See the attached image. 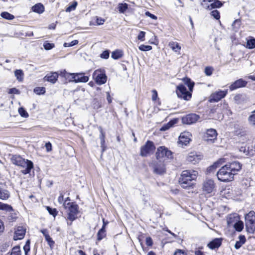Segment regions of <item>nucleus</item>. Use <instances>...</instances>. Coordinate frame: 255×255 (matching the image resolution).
Masks as SVG:
<instances>
[{
	"mask_svg": "<svg viewBox=\"0 0 255 255\" xmlns=\"http://www.w3.org/2000/svg\"><path fill=\"white\" fill-rule=\"evenodd\" d=\"M10 160L13 164L25 168L21 171L23 174L29 173L33 167L32 161L27 159L25 160L19 155H12Z\"/></svg>",
	"mask_w": 255,
	"mask_h": 255,
	"instance_id": "obj_1",
	"label": "nucleus"
},
{
	"mask_svg": "<svg viewBox=\"0 0 255 255\" xmlns=\"http://www.w3.org/2000/svg\"><path fill=\"white\" fill-rule=\"evenodd\" d=\"M198 175V172L193 170L183 171L179 182L182 187L187 188L192 186L191 181L195 180Z\"/></svg>",
	"mask_w": 255,
	"mask_h": 255,
	"instance_id": "obj_2",
	"label": "nucleus"
},
{
	"mask_svg": "<svg viewBox=\"0 0 255 255\" xmlns=\"http://www.w3.org/2000/svg\"><path fill=\"white\" fill-rule=\"evenodd\" d=\"M63 207L67 210V220L71 222L67 223L68 225L70 226L72 222L77 218V215L79 213V206L74 202L64 203Z\"/></svg>",
	"mask_w": 255,
	"mask_h": 255,
	"instance_id": "obj_3",
	"label": "nucleus"
},
{
	"mask_svg": "<svg viewBox=\"0 0 255 255\" xmlns=\"http://www.w3.org/2000/svg\"><path fill=\"white\" fill-rule=\"evenodd\" d=\"M60 75L64 77L69 81L75 83H86L89 80V77L84 76L83 73H69L65 70L61 71Z\"/></svg>",
	"mask_w": 255,
	"mask_h": 255,
	"instance_id": "obj_4",
	"label": "nucleus"
},
{
	"mask_svg": "<svg viewBox=\"0 0 255 255\" xmlns=\"http://www.w3.org/2000/svg\"><path fill=\"white\" fill-rule=\"evenodd\" d=\"M156 157L159 162H162L173 158L172 152L164 146H160L157 148Z\"/></svg>",
	"mask_w": 255,
	"mask_h": 255,
	"instance_id": "obj_5",
	"label": "nucleus"
},
{
	"mask_svg": "<svg viewBox=\"0 0 255 255\" xmlns=\"http://www.w3.org/2000/svg\"><path fill=\"white\" fill-rule=\"evenodd\" d=\"M235 173L229 170L228 166H223L217 173L218 179L223 182L231 181L234 179Z\"/></svg>",
	"mask_w": 255,
	"mask_h": 255,
	"instance_id": "obj_6",
	"label": "nucleus"
},
{
	"mask_svg": "<svg viewBox=\"0 0 255 255\" xmlns=\"http://www.w3.org/2000/svg\"><path fill=\"white\" fill-rule=\"evenodd\" d=\"M245 226L247 232L254 234L255 231V212L250 211L245 216Z\"/></svg>",
	"mask_w": 255,
	"mask_h": 255,
	"instance_id": "obj_7",
	"label": "nucleus"
},
{
	"mask_svg": "<svg viewBox=\"0 0 255 255\" xmlns=\"http://www.w3.org/2000/svg\"><path fill=\"white\" fill-rule=\"evenodd\" d=\"M155 149L154 143L150 140H147L145 144L140 147V155L146 157L152 154Z\"/></svg>",
	"mask_w": 255,
	"mask_h": 255,
	"instance_id": "obj_8",
	"label": "nucleus"
},
{
	"mask_svg": "<svg viewBox=\"0 0 255 255\" xmlns=\"http://www.w3.org/2000/svg\"><path fill=\"white\" fill-rule=\"evenodd\" d=\"M93 78L98 85H101L106 83L107 77L105 70L97 69L94 72Z\"/></svg>",
	"mask_w": 255,
	"mask_h": 255,
	"instance_id": "obj_9",
	"label": "nucleus"
},
{
	"mask_svg": "<svg viewBox=\"0 0 255 255\" xmlns=\"http://www.w3.org/2000/svg\"><path fill=\"white\" fill-rule=\"evenodd\" d=\"M176 92L178 97L185 100H188L191 97V93L187 91L186 87L183 84H180L177 86Z\"/></svg>",
	"mask_w": 255,
	"mask_h": 255,
	"instance_id": "obj_10",
	"label": "nucleus"
},
{
	"mask_svg": "<svg viewBox=\"0 0 255 255\" xmlns=\"http://www.w3.org/2000/svg\"><path fill=\"white\" fill-rule=\"evenodd\" d=\"M191 134L188 131L182 132L179 137L178 144L183 146L187 145L191 140Z\"/></svg>",
	"mask_w": 255,
	"mask_h": 255,
	"instance_id": "obj_11",
	"label": "nucleus"
},
{
	"mask_svg": "<svg viewBox=\"0 0 255 255\" xmlns=\"http://www.w3.org/2000/svg\"><path fill=\"white\" fill-rule=\"evenodd\" d=\"M227 94V90L219 91L213 93L209 98L210 102H217L222 98H224Z\"/></svg>",
	"mask_w": 255,
	"mask_h": 255,
	"instance_id": "obj_12",
	"label": "nucleus"
},
{
	"mask_svg": "<svg viewBox=\"0 0 255 255\" xmlns=\"http://www.w3.org/2000/svg\"><path fill=\"white\" fill-rule=\"evenodd\" d=\"M199 119V116L195 114H191L183 117L182 122L185 124L190 125L196 123Z\"/></svg>",
	"mask_w": 255,
	"mask_h": 255,
	"instance_id": "obj_13",
	"label": "nucleus"
},
{
	"mask_svg": "<svg viewBox=\"0 0 255 255\" xmlns=\"http://www.w3.org/2000/svg\"><path fill=\"white\" fill-rule=\"evenodd\" d=\"M215 188V184L213 180L206 179L203 184V190L207 193H212Z\"/></svg>",
	"mask_w": 255,
	"mask_h": 255,
	"instance_id": "obj_14",
	"label": "nucleus"
},
{
	"mask_svg": "<svg viewBox=\"0 0 255 255\" xmlns=\"http://www.w3.org/2000/svg\"><path fill=\"white\" fill-rule=\"evenodd\" d=\"M26 229L22 226H18L15 229L13 236L14 240L22 239L25 235Z\"/></svg>",
	"mask_w": 255,
	"mask_h": 255,
	"instance_id": "obj_15",
	"label": "nucleus"
},
{
	"mask_svg": "<svg viewBox=\"0 0 255 255\" xmlns=\"http://www.w3.org/2000/svg\"><path fill=\"white\" fill-rule=\"evenodd\" d=\"M228 166L229 170L236 175L241 169L242 165L238 161H233L226 164Z\"/></svg>",
	"mask_w": 255,
	"mask_h": 255,
	"instance_id": "obj_16",
	"label": "nucleus"
},
{
	"mask_svg": "<svg viewBox=\"0 0 255 255\" xmlns=\"http://www.w3.org/2000/svg\"><path fill=\"white\" fill-rule=\"evenodd\" d=\"M202 158V156L201 155H198L196 152H190L189 153L187 160L188 161L192 163L193 164H196L198 163Z\"/></svg>",
	"mask_w": 255,
	"mask_h": 255,
	"instance_id": "obj_17",
	"label": "nucleus"
},
{
	"mask_svg": "<svg viewBox=\"0 0 255 255\" xmlns=\"http://www.w3.org/2000/svg\"><path fill=\"white\" fill-rule=\"evenodd\" d=\"M247 84V82L242 79H240L231 84L229 88L231 91H233L236 89L245 87Z\"/></svg>",
	"mask_w": 255,
	"mask_h": 255,
	"instance_id": "obj_18",
	"label": "nucleus"
},
{
	"mask_svg": "<svg viewBox=\"0 0 255 255\" xmlns=\"http://www.w3.org/2000/svg\"><path fill=\"white\" fill-rule=\"evenodd\" d=\"M217 136V131L213 128H210L207 130L206 134V140L207 141H213L216 139Z\"/></svg>",
	"mask_w": 255,
	"mask_h": 255,
	"instance_id": "obj_19",
	"label": "nucleus"
},
{
	"mask_svg": "<svg viewBox=\"0 0 255 255\" xmlns=\"http://www.w3.org/2000/svg\"><path fill=\"white\" fill-rule=\"evenodd\" d=\"M222 241V238H215L210 242L207 246L212 250L218 249L221 246Z\"/></svg>",
	"mask_w": 255,
	"mask_h": 255,
	"instance_id": "obj_20",
	"label": "nucleus"
},
{
	"mask_svg": "<svg viewBox=\"0 0 255 255\" xmlns=\"http://www.w3.org/2000/svg\"><path fill=\"white\" fill-rule=\"evenodd\" d=\"M58 78V74L57 72H51L47 74L43 78L45 81L49 82L52 84H54L57 80Z\"/></svg>",
	"mask_w": 255,
	"mask_h": 255,
	"instance_id": "obj_21",
	"label": "nucleus"
},
{
	"mask_svg": "<svg viewBox=\"0 0 255 255\" xmlns=\"http://www.w3.org/2000/svg\"><path fill=\"white\" fill-rule=\"evenodd\" d=\"M157 163L154 166V172L158 174H161L165 172V165L162 162Z\"/></svg>",
	"mask_w": 255,
	"mask_h": 255,
	"instance_id": "obj_22",
	"label": "nucleus"
},
{
	"mask_svg": "<svg viewBox=\"0 0 255 255\" xmlns=\"http://www.w3.org/2000/svg\"><path fill=\"white\" fill-rule=\"evenodd\" d=\"M240 220L239 216L237 214H232L229 215L227 218L228 226H232L236 222Z\"/></svg>",
	"mask_w": 255,
	"mask_h": 255,
	"instance_id": "obj_23",
	"label": "nucleus"
},
{
	"mask_svg": "<svg viewBox=\"0 0 255 255\" xmlns=\"http://www.w3.org/2000/svg\"><path fill=\"white\" fill-rule=\"evenodd\" d=\"M100 134L99 136L101 140V147L102 148V152H104L106 150V146L105 145V133L103 131L102 128H100Z\"/></svg>",
	"mask_w": 255,
	"mask_h": 255,
	"instance_id": "obj_24",
	"label": "nucleus"
},
{
	"mask_svg": "<svg viewBox=\"0 0 255 255\" xmlns=\"http://www.w3.org/2000/svg\"><path fill=\"white\" fill-rule=\"evenodd\" d=\"M239 241H237L235 248L237 250L239 249L246 242V239L244 235H240L238 237Z\"/></svg>",
	"mask_w": 255,
	"mask_h": 255,
	"instance_id": "obj_25",
	"label": "nucleus"
},
{
	"mask_svg": "<svg viewBox=\"0 0 255 255\" xmlns=\"http://www.w3.org/2000/svg\"><path fill=\"white\" fill-rule=\"evenodd\" d=\"M31 8L33 11L38 13H42L44 10V6L40 3L35 4Z\"/></svg>",
	"mask_w": 255,
	"mask_h": 255,
	"instance_id": "obj_26",
	"label": "nucleus"
},
{
	"mask_svg": "<svg viewBox=\"0 0 255 255\" xmlns=\"http://www.w3.org/2000/svg\"><path fill=\"white\" fill-rule=\"evenodd\" d=\"M10 196L9 192L0 187V199L5 200L7 199Z\"/></svg>",
	"mask_w": 255,
	"mask_h": 255,
	"instance_id": "obj_27",
	"label": "nucleus"
},
{
	"mask_svg": "<svg viewBox=\"0 0 255 255\" xmlns=\"http://www.w3.org/2000/svg\"><path fill=\"white\" fill-rule=\"evenodd\" d=\"M182 81L188 87L189 90L192 92L194 86V83L192 82L190 79L187 77L183 78Z\"/></svg>",
	"mask_w": 255,
	"mask_h": 255,
	"instance_id": "obj_28",
	"label": "nucleus"
},
{
	"mask_svg": "<svg viewBox=\"0 0 255 255\" xmlns=\"http://www.w3.org/2000/svg\"><path fill=\"white\" fill-rule=\"evenodd\" d=\"M249 124L253 127H255V110L251 113L248 118Z\"/></svg>",
	"mask_w": 255,
	"mask_h": 255,
	"instance_id": "obj_29",
	"label": "nucleus"
},
{
	"mask_svg": "<svg viewBox=\"0 0 255 255\" xmlns=\"http://www.w3.org/2000/svg\"><path fill=\"white\" fill-rule=\"evenodd\" d=\"M232 226L234 227L236 231L241 232L244 229V223L243 221L239 220L238 221L236 222Z\"/></svg>",
	"mask_w": 255,
	"mask_h": 255,
	"instance_id": "obj_30",
	"label": "nucleus"
},
{
	"mask_svg": "<svg viewBox=\"0 0 255 255\" xmlns=\"http://www.w3.org/2000/svg\"><path fill=\"white\" fill-rule=\"evenodd\" d=\"M14 75L18 81L21 82L23 81L24 74L21 70H16L14 71Z\"/></svg>",
	"mask_w": 255,
	"mask_h": 255,
	"instance_id": "obj_31",
	"label": "nucleus"
},
{
	"mask_svg": "<svg viewBox=\"0 0 255 255\" xmlns=\"http://www.w3.org/2000/svg\"><path fill=\"white\" fill-rule=\"evenodd\" d=\"M0 210L6 212H11L13 211L12 208L10 205L0 202Z\"/></svg>",
	"mask_w": 255,
	"mask_h": 255,
	"instance_id": "obj_32",
	"label": "nucleus"
},
{
	"mask_svg": "<svg viewBox=\"0 0 255 255\" xmlns=\"http://www.w3.org/2000/svg\"><path fill=\"white\" fill-rule=\"evenodd\" d=\"M169 46L174 51L177 52L181 49L179 44L176 42H170L169 43Z\"/></svg>",
	"mask_w": 255,
	"mask_h": 255,
	"instance_id": "obj_33",
	"label": "nucleus"
},
{
	"mask_svg": "<svg viewBox=\"0 0 255 255\" xmlns=\"http://www.w3.org/2000/svg\"><path fill=\"white\" fill-rule=\"evenodd\" d=\"M213 0H203L201 2L202 6L205 9L211 10V3Z\"/></svg>",
	"mask_w": 255,
	"mask_h": 255,
	"instance_id": "obj_34",
	"label": "nucleus"
},
{
	"mask_svg": "<svg viewBox=\"0 0 255 255\" xmlns=\"http://www.w3.org/2000/svg\"><path fill=\"white\" fill-rule=\"evenodd\" d=\"M118 8L120 13H124L128 8V4L126 3H119Z\"/></svg>",
	"mask_w": 255,
	"mask_h": 255,
	"instance_id": "obj_35",
	"label": "nucleus"
},
{
	"mask_svg": "<svg viewBox=\"0 0 255 255\" xmlns=\"http://www.w3.org/2000/svg\"><path fill=\"white\" fill-rule=\"evenodd\" d=\"M106 236L105 229H101L97 234V240L101 241Z\"/></svg>",
	"mask_w": 255,
	"mask_h": 255,
	"instance_id": "obj_36",
	"label": "nucleus"
},
{
	"mask_svg": "<svg viewBox=\"0 0 255 255\" xmlns=\"http://www.w3.org/2000/svg\"><path fill=\"white\" fill-rule=\"evenodd\" d=\"M0 15L2 18L8 20H12L14 18V15L6 11L1 12Z\"/></svg>",
	"mask_w": 255,
	"mask_h": 255,
	"instance_id": "obj_37",
	"label": "nucleus"
},
{
	"mask_svg": "<svg viewBox=\"0 0 255 255\" xmlns=\"http://www.w3.org/2000/svg\"><path fill=\"white\" fill-rule=\"evenodd\" d=\"M123 53L121 51L116 50L112 52V57L114 59H118L122 57Z\"/></svg>",
	"mask_w": 255,
	"mask_h": 255,
	"instance_id": "obj_38",
	"label": "nucleus"
},
{
	"mask_svg": "<svg viewBox=\"0 0 255 255\" xmlns=\"http://www.w3.org/2000/svg\"><path fill=\"white\" fill-rule=\"evenodd\" d=\"M247 47L249 49H253L255 47V38H252L247 42Z\"/></svg>",
	"mask_w": 255,
	"mask_h": 255,
	"instance_id": "obj_39",
	"label": "nucleus"
},
{
	"mask_svg": "<svg viewBox=\"0 0 255 255\" xmlns=\"http://www.w3.org/2000/svg\"><path fill=\"white\" fill-rule=\"evenodd\" d=\"M10 255H21L20 248L18 246L13 247Z\"/></svg>",
	"mask_w": 255,
	"mask_h": 255,
	"instance_id": "obj_40",
	"label": "nucleus"
},
{
	"mask_svg": "<svg viewBox=\"0 0 255 255\" xmlns=\"http://www.w3.org/2000/svg\"><path fill=\"white\" fill-rule=\"evenodd\" d=\"M46 208L48 213L55 217L57 214V211L55 208H51L49 206H46Z\"/></svg>",
	"mask_w": 255,
	"mask_h": 255,
	"instance_id": "obj_41",
	"label": "nucleus"
},
{
	"mask_svg": "<svg viewBox=\"0 0 255 255\" xmlns=\"http://www.w3.org/2000/svg\"><path fill=\"white\" fill-rule=\"evenodd\" d=\"M138 48L140 51H147L151 50L152 46L150 45H145L144 44H142L139 46Z\"/></svg>",
	"mask_w": 255,
	"mask_h": 255,
	"instance_id": "obj_42",
	"label": "nucleus"
},
{
	"mask_svg": "<svg viewBox=\"0 0 255 255\" xmlns=\"http://www.w3.org/2000/svg\"><path fill=\"white\" fill-rule=\"evenodd\" d=\"M34 92L36 94H43L45 92V89L44 87H36L34 89Z\"/></svg>",
	"mask_w": 255,
	"mask_h": 255,
	"instance_id": "obj_43",
	"label": "nucleus"
},
{
	"mask_svg": "<svg viewBox=\"0 0 255 255\" xmlns=\"http://www.w3.org/2000/svg\"><path fill=\"white\" fill-rule=\"evenodd\" d=\"M211 15L216 19L219 20L220 18V12L218 10H213L210 13Z\"/></svg>",
	"mask_w": 255,
	"mask_h": 255,
	"instance_id": "obj_44",
	"label": "nucleus"
},
{
	"mask_svg": "<svg viewBox=\"0 0 255 255\" xmlns=\"http://www.w3.org/2000/svg\"><path fill=\"white\" fill-rule=\"evenodd\" d=\"M18 113L19 115L24 118H27L28 117L27 112L24 110V108L21 107L18 109Z\"/></svg>",
	"mask_w": 255,
	"mask_h": 255,
	"instance_id": "obj_45",
	"label": "nucleus"
},
{
	"mask_svg": "<svg viewBox=\"0 0 255 255\" xmlns=\"http://www.w3.org/2000/svg\"><path fill=\"white\" fill-rule=\"evenodd\" d=\"M222 3L219 0H215L214 2L211 3V8H219L222 6Z\"/></svg>",
	"mask_w": 255,
	"mask_h": 255,
	"instance_id": "obj_46",
	"label": "nucleus"
},
{
	"mask_svg": "<svg viewBox=\"0 0 255 255\" xmlns=\"http://www.w3.org/2000/svg\"><path fill=\"white\" fill-rule=\"evenodd\" d=\"M25 255H28V253L30 251V241L27 240L25 245L23 247Z\"/></svg>",
	"mask_w": 255,
	"mask_h": 255,
	"instance_id": "obj_47",
	"label": "nucleus"
},
{
	"mask_svg": "<svg viewBox=\"0 0 255 255\" xmlns=\"http://www.w3.org/2000/svg\"><path fill=\"white\" fill-rule=\"evenodd\" d=\"M54 44L45 42L43 44V47L45 50H49L54 47Z\"/></svg>",
	"mask_w": 255,
	"mask_h": 255,
	"instance_id": "obj_48",
	"label": "nucleus"
},
{
	"mask_svg": "<svg viewBox=\"0 0 255 255\" xmlns=\"http://www.w3.org/2000/svg\"><path fill=\"white\" fill-rule=\"evenodd\" d=\"M45 240L47 242L48 245L50 246L51 248H52L54 246L55 242L53 241L52 238L50 237V236H47L46 238H45Z\"/></svg>",
	"mask_w": 255,
	"mask_h": 255,
	"instance_id": "obj_49",
	"label": "nucleus"
},
{
	"mask_svg": "<svg viewBox=\"0 0 255 255\" xmlns=\"http://www.w3.org/2000/svg\"><path fill=\"white\" fill-rule=\"evenodd\" d=\"M77 5V2L74 1L71 5L69 6L66 9V12H70L71 11L74 10Z\"/></svg>",
	"mask_w": 255,
	"mask_h": 255,
	"instance_id": "obj_50",
	"label": "nucleus"
},
{
	"mask_svg": "<svg viewBox=\"0 0 255 255\" xmlns=\"http://www.w3.org/2000/svg\"><path fill=\"white\" fill-rule=\"evenodd\" d=\"M78 43V41L77 40H74L69 43H68V42L64 43V46L65 47H71V46H74V45L77 44Z\"/></svg>",
	"mask_w": 255,
	"mask_h": 255,
	"instance_id": "obj_51",
	"label": "nucleus"
},
{
	"mask_svg": "<svg viewBox=\"0 0 255 255\" xmlns=\"http://www.w3.org/2000/svg\"><path fill=\"white\" fill-rule=\"evenodd\" d=\"M213 71V68L211 67H206L205 69V73L207 76H211Z\"/></svg>",
	"mask_w": 255,
	"mask_h": 255,
	"instance_id": "obj_52",
	"label": "nucleus"
},
{
	"mask_svg": "<svg viewBox=\"0 0 255 255\" xmlns=\"http://www.w3.org/2000/svg\"><path fill=\"white\" fill-rule=\"evenodd\" d=\"M145 35V32L144 31H141L138 35V36H137L138 39L141 41H144Z\"/></svg>",
	"mask_w": 255,
	"mask_h": 255,
	"instance_id": "obj_53",
	"label": "nucleus"
},
{
	"mask_svg": "<svg viewBox=\"0 0 255 255\" xmlns=\"http://www.w3.org/2000/svg\"><path fill=\"white\" fill-rule=\"evenodd\" d=\"M101 57L107 59L109 57V52L108 50H105L101 54Z\"/></svg>",
	"mask_w": 255,
	"mask_h": 255,
	"instance_id": "obj_54",
	"label": "nucleus"
},
{
	"mask_svg": "<svg viewBox=\"0 0 255 255\" xmlns=\"http://www.w3.org/2000/svg\"><path fill=\"white\" fill-rule=\"evenodd\" d=\"M105 19L101 17H96V23L97 25H100L104 24Z\"/></svg>",
	"mask_w": 255,
	"mask_h": 255,
	"instance_id": "obj_55",
	"label": "nucleus"
},
{
	"mask_svg": "<svg viewBox=\"0 0 255 255\" xmlns=\"http://www.w3.org/2000/svg\"><path fill=\"white\" fill-rule=\"evenodd\" d=\"M146 244L147 246L151 247L153 245V242L152 239L150 237H147L146 238Z\"/></svg>",
	"mask_w": 255,
	"mask_h": 255,
	"instance_id": "obj_56",
	"label": "nucleus"
},
{
	"mask_svg": "<svg viewBox=\"0 0 255 255\" xmlns=\"http://www.w3.org/2000/svg\"><path fill=\"white\" fill-rule=\"evenodd\" d=\"M218 165H219V163L218 162L215 163L213 165L210 166L208 168V171L210 172L212 171L213 170L215 169L216 168L218 167Z\"/></svg>",
	"mask_w": 255,
	"mask_h": 255,
	"instance_id": "obj_57",
	"label": "nucleus"
},
{
	"mask_svg": "<svg viewBox=\"0 0 255 255\" xmlns=\"http://www.w3.org/2000/svg\"><path fill=\"white\" fill-rule=\"evenodd\" d=\"M8 93L10 94H19V91L15 88H11L9 90Z\"/></svg>",
	"mask_w": 255,
	"mask_h": 255,
	"instance_id": "obj_58",
	"label": "nucleus"
},
{
	"mask_svg": "<svg viewBox=\"0 0 255 255\" xmlns=\"http://www.w3.org/2000/svg\"><path fill=\"white\" fill-rule=\"evenodd\" d=\"M145 14L146 16H148V17H150L151 18H152L153 19H157V18L156 16H155V15L151 13L149 11L145 12Z\"/></svg>",
	"mask_w": 255,
	"mask_h": 255,
	"instance_id": "obj_59",
	"label": "nucleus"
},
{
	"mask_svg": "<svg viewBox=\"0 0 255 255\" xmlns=\"http://www.w3.org/2000/svg\"><path fill=\"white\" fill-rule=\"evenodd\" d=\"M45 146L47 152H50L52 150V144L50 142H46Z\"/></svg>",
	"mask_w": 255,
	"mask_h": 255,
	"instance_id": "obj_60",
	"label": "nucleus"
},
{
	"mask_svg": "<svg viewBox=\"0 0 255 255\" xmlns=\"http://www.w3.org/2000/svg\"><path fill=\"white\" fill-rule=\"evenodd\" d=\"M58 202L59 204H63L64 203V198H63V195L62 193H61L60 194L58 198Z\"/></svg>",
	"mask_w": 255,
	"mask_h": 255,
	"instance_id": "obj_61",
	"label": "nucleus"
},
{
	"mask_svg": "<svg viewBox=\"0 0 255 255\" xmlns=\"http://www.w3.org/2000/svg\"><path fill=\"white\" fill-rule=\"evenodd\" d=\"M174 255H186V254L182 250H178L175 252Z\"/></svg>",
	"mask_w": 255,
	"mask_h": 255,
	"instance_id": "obj_62",
	"label": "nucleus"
},
{
	"mask_svg": "<svg viewBox=\"0 0 255 255\" xmlns=\"http://www.w3.org/2000/svg\"><path fill=\"white\" fill-rule=\"evenodd\" d=\"M153 95L152 96V99L153 101H155L157 98V93L156 90H154L152 91Z\"/></svg>",
	"mask_w": 255,
	"mask_h": 255,
	"instance_id": "obj_63",
	"label": "nucleus"
},
{
	"mask_svg": "<svg viewBox=\"0 0 255 255\" xmlns=\"http://www.w3.org/2000/svg\"><path fill=\"white\" fill-rule=\"evenodd\" d=\"M74 255H86L82 250H77V251H75Z\"/></svg>",
	"mask_w": 255,
	"mask_h": 255,
	"instance_id": "obj_64",
	"label": "nucleus"
}]
</instances>
